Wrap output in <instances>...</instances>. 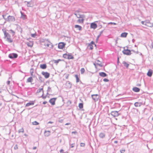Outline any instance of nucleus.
<instances>
[{"label":"nucleus","mask_w":153,"mask_h":153,"mask_svg":"<svg viewBox=\"0 0 153 153\" xmlns=\"http://www.w3.org/2000/svg\"><path fill=\"white\" fill-rule=\"evenodd\" d=\"M79 107L80 109L82 108L83 107V104L82 103H79Z\"/></svg>","instance_id":"nucleus-35"},{"label":"nucleus","mask_w":153,"mask_h":153,"mask_svg":"<svg viewBox=\"0 0 153 153\" xmlns=\"http://www.w3.org/2000/svg\"><path fill=\"white\" fill-rule=\"evenodd\" d=\"M80 145L81 147H84L85 146V143H80Z\"/></svg>","instance_id":"nucleus-39"},{"label":"nucleus","mask_w":153,"mask_h":153,"mask_svg":"<svg viewBox=\"0 0 153 153\" xmlns=\"http://www.w3.org/2000/svg\"><path fill=\"white\" fill-rule=\"evenodd\" d=\"M123 64L124 65V66L126 67V68H128L129 66V64L127 63L125 61H123Z\"/></svg>","instance_id":"nucleus-27"},{"label":"nucleus","mask_w":153,"mask_h":153,"mask_svg":"<svg viewBox=\"0 0 153 153\" xmlns=\"http://www.w3.org/2000/svg\"><path fill=\"white\" fill-rule=\"evenodd\" d=\"M74 143H72L71 144V146L70 147V148H73L74 147Z\"/></svg>","instance_id":"nucleus-47"},{"label":"nucleus","mask_w":153,"mask_h":153,"mask_svg":"<svg viewBox=\"0 0 153 153\" xmlns=\"http://www.w3.org/2000/svg\"><path fill=\"white\" fill-rule=\"evenodd\" d=\"M51 88L50 87H48L47 91L48 92H50L51 91Z\"/></svg>","instance_id":"nucleus-43"},{"label":"nucleus","mask_w":153,"mask_h":153,"mask_svg":"<svg viewBox=\"0 0 153 153\" xmlns=\"http://www.w3.org/2000/svg\"><path fill=\"white\" fill-rule=\"evenodd\" d=\"M74 58V57L72 56V55L71 54H68V59H73Z\"/></svg>","instance_id":"nucleus-31"},{"label":"nucleus","mask_w":153,"mask_h":153,"mask_svg":"<svg viewBox=\"0 0 153 153\" xmlns=\"http://www.w3.org/2000/svg\"><path fill=\"white\" fill-rule=\"evenodd\" d=\"M125 150H120V152H121V153H124V152H125Z\"/></svg>","instance_id":"nucleus-50"},{"label":"nucleus","mask_w":153,"mask_h":153,"mask_svg":"<svg viewBox=\"0 0 153 153\" xmlns=\"http://www.w3.org/2000/svg\"><path fill=\"white\" fill-rule=\"evenodd\" d=\"M85 70L84 68H81L80 70V72L81 74H83L84 72H85Z\"/></svg>","instance_id":"nucleus-34"},{"label":"nucleus","mask_w":153,"mask_h":153,"mask_svg":"<svg viewBox=\"0 0 153 153\" xmlns=\"http://www.w3.org/2000/svg\"><path fill=\"white\" fill-rule=\"evenodd\" d=\"M74 15H76L77 18H83L85 17L84 15H80L78 13H75Z\"/></svg>","instance_id":"nucleus-11"},{"label":"nucleus","mask_w":153,"mask_h":153,"mask_svg":"<svg viewBox=\"0 0 153 153\" xmlns=\"http://www.w3.org/2000/svg\"><path fill=\"white\" fill-rule=\"evenodd\" d=\"M31 75L33 76V69H31L30 71Z\"/></svg>","instance_id":"nucleus-33"},{"label":"nucleus","mask_w":153,"mask_h":153,"mask_svg":"<svg viewBox=\"0 0 153 153\" xmlns=\"http://www.w3.org/2000/svg\"><path fill=\"white\" fill-rule=\"evenodd\" d=\"M56 99V98H52L49 100V102L52 105H53L55 104V102Z\"/></svg>","instance_id":"nucleus-10"},{"label":"nucleus","mask_w":153,"mask_h":153,"mask_svg":"<svg viewBox=\"0 0 153 153\" xmlns=\"http://www.w3.org/2000/svg\"><path fill=\"white\" fill-rule=\"evenodd\" d=\"M47 103V102L46 101H44V102H43V104H45L46 103Z\"/></svg>","instance_id":"nucleus-59"},{"label":"nucleus","mask_w":153,"mask_h":153,"mask_svg":"<svg viewBox=\"0 0 153 153\" xmlns=\"http://www.w3.org/2000/svg\"><path fill=\"white\" fill-rule=\"evenodd\" d=\"M152 71H149L147 73V75L148 76L150 77L152 76Z\"/></svg>","instance_id":"nucleus-29"},{"label":"nucleus","mask_w":153,"mask_h":153,"mask_svg":"<svg viewBox=\"0 0 153 153\" xmlns=\"http://www.w3.org/2000/svg\"><path fill=\"white\" fill-rule=\"evenodd\" d=\"M109 24H114V25H116V23H114V22H110L109 23Z\"/></svg>","instance_id":"nucleus-54"},{"label":"nucleus","mask_w":153,"mask_h":153,"mask_svg":"<svg viewBox=\"0 0 153 153\" xmlns=\"http://www.w3.org/2000/svg\"><path fill=\"white\" fill-rule=\"evenodd\" d=\"M145 22V25L147 26H149L151 27H152L153 26V24H151V25H149V24H150V22L149 21H146Z\"/></svg>","instance_id":"nucleus-13"},{"label":"nucleus","mask_w":153,"mask_h":153,"mask_svg":"<svg viewBox=\"0 0 153 153\" xmlns=\"http://www.w3.org/2000/svg\"><path fill=\"white\" fill-rule=\"evenodd\" d=\"M6 16V15H2V16H3V18L5 20V19H6V18H5V16Z\"/></svg>","instance_id":"nucleus-53"},{"label":"nucleus","mask_w":153,"mask_h":153,"mask_svg":"<svg viewBox=\"0 0 153 153\" xmlns=\"http://www.w3.org/2000/svg\"><path fill=\"white\" fill-rule=\"evenodd\" d=\"M63 152H64V150H63V149H61L60 150V153H63Z\"/></svg>","instance_id":"nucleus-52"},{"label":"nucleus","mask_w":153,"mask_h":153,"mask_svg":"<svg viewBox=\"0 0 153 153\" xmlns=\"http://www.w3.org/2000/svg\"><path fill=\"white\" fill-rule=\"evenodd\" d=\"M145 22L143 21L141 22V23L143 25H145Z\"/></svg>","instance_id":"nucleus-55"},{"label":"nucleus","mask_w":153,"mask_h":153,"mask_svg":"<svg viewBox=\"0 0 153 153\" xmlns=\"http://www.w3.org/2000/svg\"><path fill=\"white\" fill-rule=\"evenodd\" d=\"M18 148L17 145H16L14 147V149H17Z\"/></svg>","instance_id":"nucleus-42"},{"label":"nucleus","mask_w":153,"mask_h":153,"mask_svg":"<svg viewBox=\"0 0 153 153\" xmlns=\"http://www.w3.org/2000/svg\"><path fill=\"white\" fill-rule=\"evenodd\" d=\"M99 75L102 77H105L107 76V74L104 72H100L99 73Z\"/></svg>","instance_id":"nucleus-19"},{"label":"nucleus","mask_w":153,"mask_h":153,"mask_svg":"<svg viewBox=\"0 0 153 153\" xmlns=\"http://www.w3.org/2000/svg\"><path fill=\"white\" fill-rule=\"evenodd\" d=\"M27 2V6L28 7H32L33 6V4L31 1H25Z\"/></svg>","instance_id":"nucleus-17"},{"label":"nucleus","mask_w":153,"mask_h":153,"mask_svg":"<svg viewBox=\"0 0 153 153\" xmlns=\"http://www.w3.org/2000/svg\"><path fill=\"white\" fill-rule=\"evenodd\" d=\"M36 146H34L33 147V149H34V150H35V149H36Z\"/></svg>","instance_id":"nucleus-61"},{"label":"nucleus","mask_w":153,"mask_h":153,"mask_svg":"<svg viewBox=\"0 0 153 153\" xmlns=\"http://www.w3.org/2000/svg\"><path fill=\"white\" fill-rule=\"evenodd\" d=\"M36 34L35 33L34 34H31V36L33 37H35V36H36Z\"/></svg>","instance_id":"nucleus-40"},{"label":"nucleus","mask_w":153,"mask_h":153,"mask_svg":"<svg viewBox=\"0 0 153 153\" xmlns=\"http://www.w3.org/2000/svg\"><path fill=\"white\" fill-rule=\"evenodd\" d=\"M50 134V132L49 131H45V135L46 136H48Z\"/></svg>","instance_id":"nucleus-24"},{"label":"nucleus","mask_w":153,"mask_h":153,"mask_svg":"<svg viewBox=\"0 0 153 153\" xmlns=\"http://www.w3.org/2000/svg\"><path fill=\"white\" fill-rule=\"evenodd\" d=\"M90 46V49L91 50H92L93 49V46L92 45H91V46Z\"/></svg>","instance_id":"nucleus-57"},{"label":"nucleus","mask_w":153,"mask_h":153,"mask_svg":"<svg viewBox=\"0 0 153 153\" xmlns=\"http://www.w3.org/2000/svg\"><path fill=\"white\" fill-rule=\"evenodd\" d=\"M40 67L42 69H45L47 68V65L46 64H41L40 65Z\"/></svg>","instance_id":"nucleus-16"},{"label":"nucleus","mask_w":153,"mask_h":153,"mask_svg":"<svg viewBox=\"0 0 153 153\" xmlns=\"http://www.w3.org/2000/svg\"><path fill=\"white\" fill-rule=\"evenodd\" d=\"M82 19H79L77 20V22H78L79 23H82L84 21V19H83V18H82Z\"/></svg>","instance_id":"nucleus-28"},{"label":"nucleus","mask_w":153,"mask_h":153,"mask_svg":"<svg viewBox=\"0 0 153 153\" xmlns=\"http://www.w3.org/2000/svg\"><path fill=\"white\" fill-rule=\"evenodd\" d=\"M53 122H51V121H49L48 123H52Z\"/></svg>","instance_id":"nucleus-63"},{"label":"nucleus","mask_w":153,"mask_h":153,"mask_svg":"<svg viewBox=\"0 0 153 153\" xmlns=\"http://www.w3.org/2000/svg\"><path fill=\"white\" fill-rule=\"evenodd\" d=\"M10 31L13 34V35L15 34V32L13 31V30H10Z\"/></svg>","instance_id":"nucleus-49"},{"label":"nucleus","mask_w":153,"mask_h":153,"mask_svg":"<svg viewBox=\"0 0 153 153\" xmlns=\"http://www.w3.org/2000/svg\"><path fill=\"white\" fill-rule=\"evenodd\" d=\"M33 125H36L39 124V123L36 121H35L32 123Z\"/></svg>","instance_id":"nucleus-36"},{"label":"nucleus","mask_w":153,"mask_h":153,"mask_svg":"<svg viewBox=\"0 0 153 153\" xmlns=\"http://www.w3.org/2000/svg\"><path fill=\"white\" fill-rule=\"evenodd\" d=\"M103 81L105 82H108L109 81V80L108 79L105 78L103 79Z\"/></svg>","instance_id":"nucleus-46"},{"label":"nucleus","mask_w":153,"mask_h":153,"mask_svg":"<svg viewBox=\"0 0 153 153\" xmlns=\"http://www.w3.org/2000/svg\"><path fill=\"white\" fill-rule=\"evenodd\" d=\"M93 44H94L95 46H96V45L94 44V42L93 41H91V44H89V46H91V45H92Z\"/></svg>","instance_id":"nucleus-38"},{"label":"nucleus","mask_w":153,"mask_h":153,"mask_svg":"<svg viewBox=\"0 0 153 153\" xmlns=\"http://www.w3.org/2000/svg\"><path fill=\"white\" fill-rule=\"evenodd\" d=\"M21 14V18L23 19H25L26 18V16L24 14L22 11L20 12Z\"/></svg>","instance_id":"nucleus-15"},{"label":"nucleus","mask_w":153,"mask_h":153,"mask_svg":"<svg viewBox=\"0 0 153 153\" xmlns=\"http://www.w3.org/2000/svg\"><path fill=\"white\" fill-rule=\"evenodd\" d=\"M33 79L32 77H30L28 78L27 79V82H31L33 81Z\"/></svg>","instance_id":"nucleus-23"},{"label":"nucleus","mask_w":153,"mask_h":153,"mask_svg":"<svg viewBox=\"0 0 153 153\" xmlns=\"http://www.w3.org/2000/svg\"><path fill=\"white\" fill-rule=\"evenodd\" d=\"M65 44L63 42L59 43L58 45V48L59 49H62L65 47Z\"/></svg>","instance_id":"nucleus-8"},{"label":"nucleus","mask_w":153,"mask_h":153,"mask_svg":"<svg viewBox=\"0 0 153 153\" xmlns=\"http://www.w3.org/2000/svg\"><path fill=\"white\" fill-rule=\"evenodd\" d=\"M70 124L69 123H67L65 124V125H68Z\"/></svg>","instance_id":"nucleus-62"},{"label":"nucleus","mask_w":153,"mask_h":153,"mask_svg":"<svg viewBox=\"0 0 153 153\" xmlns=\"http://www.w3.org/2000/svg\"><path fill=\"white\" fill-rule=\"evenodd\" d=\"M18 56V55L16 53H12L9 55V57L11 59L16 58Z\"/></svg>","instance_id":"nucleus-5"},{"label":"nucleus","mask_w":153,"mask_h":153,"mask_svg":"<svg viewBox=\"0 0 153 153\" xmlns=\"http://www.w3.org/2000/svg\"><path fill=\"white\" fill-rule=\"evenodd\" d=\"M10 81H7V85H9L10 83Z\"/></svg>","instance_id":"nucleus-56"},{"label":"nucleus","mask_w":153,"mask_h":153,"mask_svg":"<svg viewBox=\"0 0 153 153\" xmlns=\"http://www.w3.org/2000/svg\"><path fill=\"white\" fill-rule=\"evenodd\" d=\"M94 65H95V68H97V65H99L100 67L102 66L101 62L98 59H97L95 61V62L94 63Z\"/></svg>","instance_id":"nucleus-3"},{"label":"nucleus","mask_w":153,"mask_h":153,"mask_svg":"<svg viewBox=\"0 0 153 153\" xmlns=\"http://www.w3.org/2000/svg\"><path fill=\"white\" fill-rule=\"evenodd\" d=\"M24 132V130L23 128H22L21 129H20L19 130V133H20V132Z\"/></svg>","instance_id":"nucleus-37"},{"label":"nucleus","mask_w":153,"mask_h":153,"mask_svg":"<svg viewBox=\"0 0 153 153\" xmlns=\"http://www.w3.org/2000/svg\"><path fill=\"white\" fill-rule=\"evenodd\" d=\"M14 17L12 16H9L5 19V20L8 22H13L15 21Z\"/></svg>","instance_id":"nucleus-2"},{"label":"nucleus","mask_w":153,"mask_h":153,"mask_svg":"<svg viewBox=\"0 0 153 153\" xmlns=\"http://www.w3.org/2000/svg\"><path fill=\"white\" fill-rule=\"evenodd\" d=\"M42 74L43 75L45 78H48L50 76V74L47 72L42 71Z\"/></svg>","instance_id":"nucleus-7"},{"label":"nucleus","mask_w":153,"mask_h":153,"mask_svg":"<svg viewBox=\"0 0 153 153\" xmlns=\"http://www.w3.org/2000/svg\"><path fill=\"white\" fill-rule=\"evenodd\" d=\"M105 134L101 132L99 134V137L100 138H103L105 137Z\"/></svg>","instance_id":"nucleus-21"},{"label":"nucleus","mask_w":153,"mask_h":153,"mask_svg":"<svg viewBox=\"0 0 153 153\" xmlns=\"http://www.w3.org/2000/svg\"><path fill=\"white\" fill-rule=\"evenodd\" d=\"M43 90V88H40L37 91V92L40 93Z\"/></svg>","instance_id":"nucleus-41"},{"label":"nucleus","mask_w":153,"mask_h":153,"mask_svg":"<svg viewBox=\"0 0 153 153\" xmlns=\"http://www.w3.org/2000/svg\"><path fill=\"white\" fill-rule=\"evenodd\" d=\"M123 53L124 54L128 55H130L131 54L130 50L128 49H124L123 51Z\"/></svg>","instance_id":"nucleus-4"},{"label":"nucleus","mask_w":153,"mask_h":153,"mask_svg":"<svg viewBox=\"0 0 153 153\" xmlns=\"http://www.w3.org/2000/svg\"><path fill=\"white\" fill-rule=\"evenodd\" d=\"M27 44L28 46L32 47L33 45V43L32 42H27Z\"/></svg>","instance_id":"nucleus-25"},{"label":"nucleus","mask_w":153,"mask_h":153,"mask_svg":"<svg viewBox=\"0 0 153 153\" xmlns=\"http://www.w3.org/2000/svg\"><path fill=\"white\" fill-rule=\"evenodd\" d=\"M142 105V103L141 102H136L134 104V106L136 107H140Z\"/></svg>","instance_id":"nucleus-20"},{"label":"nucleus","mask_w":153,"mask_h":153,"mask_svg":"<svg viewBox=\"0 0 153 153\" xmlns=\"http://www.w3.org/2000/svg\"><path fill=\"white\" fill-rule=\"evenodd\" d=\"M103 30H102L101 31L100 33V34L99 35H101V34L102 33H103Z\"/></svg>","instance_id":"nucleus-60"},{"label":"nucleus","mask_w":153,"mask_h":153,"mask_svg":"<svg viewBox=\"0 0 153 153\" xmlns=\"http://www.w3.org/2000/svg\"><path fill=\"white\" fill-rule=\"evenodd\" d=\"M34 104V102L33 101H32L31 102H29L27 103L26 105V107H28L31 105H33Z\"/></svg>","instance_id":"nucleus-18"},{"label":"nucleus","mask_w":153,"mask_h":153,"mask_svg":"<svg viewBox=\"0 0 153 153\" xmlns=\"http://www.w3.org/2000/svg\"><path fill=\"white\" fill-rule=\"evenodd\" d=\"M91 96L93 99L95 101H98L99 98V96L98 94H93L91 95Z\"/></svg>","instance_id":"nucleus-6"},{"label":"nucleus","mask_w":153,"mask_h":153,"mask_svg":"<svg viewBox=\"0 0 153 153\" xmlns=\"http://www.w3.org/2000/svg\"><path fill=\"white\" fill-rule=\"evenodd\" d=\"M100 36H101L100 35H99L97 36V38H96V40L97 41L98 40V39H99V37H100Z\"/></svg>","instance_id":"nucleus-48"},{"label":"nucleus","mask_w":153,"mask_h":153,"mask_svg":"<svg viewBox=\"0 0 153 153\" xmlns=\"http://www.w3.org/2000/svg\"><path fill=\"white\" fill-rule=\"evenodd\" d=\"M69 76L68 74H66L65 75V78L66 79H68Z\"/></svg>","instance_id":"nucleus-51"},{"label":"nucleus","mask_w":153,"mask_h":153,"mask_svg":"<svg viewBox=\"0 0 153 153\" xmlns=\"http://www.w3.org/2000/svg\"><path fill=\"white\" fill-rule=\"evenodd\" d=\"M132 90L135 92H137L140 91V89L138 88L134 87L133 88Z\"/></svg>","instance_id":"nucleus-14"},{"label":"nucleus","mask_w":153,"mask_h":153,"mask_svg":"<svg viewBox=\"0 0 153 153\" xmlns=\"http://www.w3.org/2000/svg\"><path fill=\"white\" fill-rule=\"evenodd\" d=\"M72 133L76 134L77 133V132L76 131H73L72 132Z\"/></svg>","instance_id":"nucleus-58"},{"label":"nucleus","mask_w":153,"mask_h":153,"mask_svg":"<svg viewBox=\"0 0 153 153\" xmlns=\"http://www.w3.org/2000/svg\"><path fill=\"white\" fill-rule=\"evenodd\" d=\"M66 84H68V86L69 87V88H71V84L70 83V82H68V83H66Z\"/></svg>","instance_id":"nucleus-45"},{"label":"nucleus","mask_w":153,"mask_h":153,"mask_svg":"<svg viewBox=\"0 0 153 153\" xmlns=\"http://www.w3.org/2000/svg\"><path fill=\"white\" fill-rule=\"evenodd\" d=\"M68 55L66 53L64 54H63V56L64 58L66 59H68Z\"/></svg>","instance_id":"nucleus-32"},{"label":"nucleus","mask_w":153,"mask_h":153,"mask_svg":"<svg viewBox=\"0 0 153 153\" xmlns=\"http://www.w3.org/2000/svg\"><path fill=\"white\" fill-rule=\"evenodd\" d=\"M111 114L114 117H116L119 115L118 112L116 111H112L111 113Z\"/></svg>","instance_id":"nucleus-9"},{"label":"nucleus","mask_w":153,"mask_h":153,"mask_svg":"<svg viewBox=\"0 0 153 153\" xmlns=\"http://www.w3.org/2000/svg\"><path fill=\"white\" fill-rule=\"evenodd\" d=\"M75 77L76 78V82L77 83L79 82V79L78 77V75L76 74V75H75Z\"/></svg>","instance_id":"nucleus-30"},{"label":"nucleus","mask_w":153,"mask_h":153,"mask_svg":"<svg viewBox=\"0 0 153 153\" xmlns=\"http://www.w3.org/2000/svg\"><path fill=\"white\" fill-rule=\"evenodd\" d=\"M75 27L77 28L79 30H80L82 29V27L78 25H75Z\"/></svg>","instance_id":"nucleus-26"},{"label":"nucleus","mask_w":153,"mask_h":153,"mask_svg":"<svg viewBox=\"0 0 153 153\" xmlns=\"http://www.w3.org/2000/svg\"><path fill=\"white\" fill-rule=\"evenodd\" d=\"M127 34L128 33L126 32L123 33L121 34V36L123 37H125L127 36Z\"/></svg>","instance_id":"nucleus-22"},{"label":"nucleus","mask_w":153,"mask_h":153,"mask_svg":"<svg viewBox=\"0 0 153 153\" xmlns=\"http://www.w3.org/2000/svg\"><path fill=\"white\" fill-rule=\"evenodd\" d=\"M59 61H60V59H58L57 60H55L54 61V62L56 63H57L59 62Z\"/></svg>","instance_id":"nucleus-44"},{"label":"nucleus","mask_w":153,"mask_h":153,"mask_svg":"<svg viewBox=\"0 0 153 153\" xmlns=\"http://www.w3.org/2000/svg\"><path fill=\"white\" fill-rule=\"evenodd\" d=\"M91 28L94 29H96L97 27V25L95 23H92L91 24Z\"/></svg>","instance_id":"nucleus-12"},{"label":"nucleus","mask_w":153,"mask_h":153,"mask_svg":"<svg viewBox=\"0 0 153 153\" xmlns=\"http://www.w3.org/2000/svg\"><path fill=\"white\" fill-rule=\"evenodd\" d=\"M2 30L4 34V38L6 39V40L10 43L13 42V40L10 38V35L8 33H7L5 30L3 29Z\"/></svg>","instance_id":"nucleus-1"},{"label":"nucleus","mask_w":153,"mask_h":153,"mask_svg":"<svg viewBox=\"0 0 153 153\" xmlns=\"http://www.w3.org/2000/svg\"><path fill=\"white\" fill-rule=\"evenodd\" d=\"M137 86H140L141 85L140 84H137Z\"/></svg>","instance_id":"nucleus-64"}]
</instances>
